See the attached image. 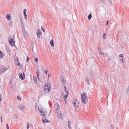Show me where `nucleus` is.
<instances>
[{"mask_svg":"<svg viewBox=\"0 0 129 129\" xmlns=\"http://www.w3.org/2000/svg\"><path fill=\"white\" fill-rule=\"evenodd\" d=\"M51 88V86L50 83H46L44 88V92L45 93H47L49 92Z\"/></svg>","mask_w":129,"mask_h":129,"instance_id":"nucleus-1","label":"nucleus"},{"mask_svg":"<svg viewBox=\"0 0 129 129\" xmlns=\"http://www.w3.org/2000/svg\"><path fill=\"white\" fill-rule=\"evenodd\" d=\"M9 67L6 65H3L0 67V75L3 73L8 69Z\"/></svg>","mask_w":129,"mask_h":129,"instance_id":"nucleus-2","label":"nucleus"},{"mask_svg":"<svg viewBox=\"0 0 129 129\" xmlns=\"http://www.w3.org/2000/svg\"><path fill=\"white\" fill-rule=\"evenodd\" d=\"M81 97L83 103L85 104H86L88 100L86 94L84 93H83L81 94Z\"/></svg>","mask_w":129,"mask_h":129,"instance_id":"nucleus-3","label":"nucleus"},{"mask_svg":"<svg viewBox=\"0 0 129 129\" xmlns=\"http://www.w3.org/2000/svg\"><path fill=\"white\" fill-rule=\"evenodd\" d=\"M78 101L77 100L76 98H74L73 99V101L72 102V104L74 107L77 109L78 108Z\"/></svg>","mask_w":129,"mask_h":129,"instance_id":"nucleus-4","label":"nucleus"},{"mask_svg":"<svg viewBox=\"0 0 129 129\" xmlns=\"http://www.w3.org/2000/svg\"><path fill=\"white\" fill-rule=\"evenodd\" d=\"M42 33L41 31L39 29H38L36 33L37 37L38 38H40V36L42 34Z\"/></svg>","mask_w":129,"mask_h":129,"instance_id":"nucleus-5","label":"nucleus"},{"mask_svg":"<svg viewBox=\"0 0 129 129\" xmlns=\"http://www.w3.org/2000/svg\"><path fill=\"white\" fill-rule=\"evenodd\" d=\"M9 38V42L10 44L12 46H13L14 45V43H13V40L12 38Z\"/></svg>","mask_w":129,"mask_h":129,"instance_id":"nucleus-6","label":"nucleus"},{"mask_svg":"<svg viewBox=\"0 0 129 129\" xmlns=\"http://www.w3.org/2000/svg\"><path fill=\"white\" fill-rule=\"evenodd\" d=\"M18 75L19 78L22 80L25 79V78L23 76L22 74L21 73H20Z\"/></svg>","mask_w":129,"mask_h":129,"instance_id":"nucleus-7","label":"nucleus"},{"mask_svg":"<svg viewBox=\"0 0 129 129\" xmlns=\"http://www.w3.org/2000/svg\"><path fill=\"white\" fill-rule=\"evenodd\" d=\"M58 117L61 118L62 114L60 111H58L57 112Z\"/></svg>","mask_w":129,"mask_h":129,"instance_id":"nucleus-8","label":"nucleus"},{"mask_svg":"<svg viewBox=\"0 0 129 129\" xmlns=\"http://www.w3.org/2000/svg\"><path fill=\"white\" fill-rule=\"evenodd\" d=\"M6 17L8 21H10L11 19V15L9 14L6 15Z\"/></svg>","mask_w":129,"mask_h":129,"instance_id":"nucleus-9","label":"nucleus"},{"mask_svg":"<svg viewBox=\"0 0 129 129\" xmlns=\"http://www.w3.org/2000/svg\"><path fill=\"white\" fill-rule=\"evenodd\" d=\"M60 80L61 82L63 83H66V81L64 77H63L61 78L60 79Z\"/></svg>","mask_w":129,"mask_h":129,"instance_id":"nucleus-10","label":"nucleus"},{"mask_svg":"<svg viewBox=\"0 0 129 129\" xmlns=\"http://www.w3.org/2000/svg\"><path fill=\"white\" fill-rule=\"evenodd\" d=\"M55 108L56 110H57L59 108L60 106L58 103H56V105L55 106Z\"/></svg>","mask_w":129,"mask_h":129,"instance_id":"nucleus-11","label":"nucleus"},{"mask_svg":"<svg viewBox=\"0 0 129 129\" xmlns=\"http://www.w3.org/2000/svg\"><path fill=\"white\" fill-rule=\"evenodd\" d=\"M24 107V106L22 105H20L18 106L19 108L21 111L23 110Z\"/></svg>","mask_w":129,"mask_h":129,"instance_id":"nucleus-12","label":"nucleus"},{"mask_svg":"<svg viewBox=\"0 0 129 129\" xmlns=\"http://www.w3.org/2000/svg\"><path fill=\"white\" fill-rule=\"evenodd\" d=\"M21 27L22 28V31L24 33H25V28L24 27V26H21Z\"/></svg>","mask_w":129,"mask_h":129,"instance_id":"nucleus-13","label":"nucleus"},{"mask_svg":"<svg viewBox=\"0 0 129 129\" xmlns=\"http://www.w3.org/2000/svg\"><path fill=\"white\" fill-rule=\"evenodd\" d=\"M50 43L51 46L52 47L54 46V43L53 40H52L50 41Z\"/></svg>","mask_w":129,"mask_h":129,"instance_id":"nucleus-14","label":"nucleus"},{"mask_svg":"<svg viewBox=\"0 0 129 129\" xmlns=\"http://www.w3.org/2000/svg\"><path fill=\"white\" fill-rule=\"evenodd\" d=\"M92 17V15L91 14V13L89 14L88 15V19L89 20H90L91 18Z\"/></svg>","mask_w":129,"mask_h":129,"instance_id":"nucleus-15","label":"nucleus"},{"mask_svg":"<svg viewBox=\"0 0 129 129\" xmlns=\"http://www.w3.org/2000/svg\"><path fill=\"white\" fill-rule=\"evenodd\" d=\"M89 75L91 77H94L93 73L92 71H91L89 73Z\"/></svg>","mask_w":129,"mask_h":129,"instance_id":"nucleus-16","label":"nucleus"},{"mask_svg":"<svg viewBox=\"0 0 129 129\" xmlns=\"http://www.w3.org/2000/svg\"><path fill=\"white\" fill-rule=\"evenodd\" d=\"M66 93H67V94L66 95H64V99H66L67 97L68 96V91H67V92H66Z\"/></svg>","mask_w":129,"mask_h":129,"instance_id":"nucleus-17","label":"nucleus"},{"mask_svg":"<svg viewBox=\"0 0 129 129\" xmlns=\"http://www.w3.org/2000/svg\"><path fill=\"white\" fill-rule=\"evenodd\" d=\"M15 64H17L18 65H19L20 64L19 62L18 59L15 61Z\"/></svg>","mask_w":129,"mask_h":129,"instance_id":"nucleus-18","label":"nucleus"},{"mask_svg":"<svg viewBox=\"0 0 129 129\" xmlns=\"http://www.w3.org/2000/svg\"><path fill=\"white\" fill-rule=\"evenodd\" d=\"M6 51H7V53L8 54H10V49H9L6 48Z\"/></svg>","mask_w":129,"mask_h":129,"instance_id":"nucleus-19","label":"nucleus"},{"mask_svg":"<svg viewBox=\"0 0 129 129\" xmlns=\"http://www.w3.org/2000/svg\"><path fill=\"white\" fill-rule=\"evenodd\" d=\"M42 120H43V122H45V123H47L49 121L46 118H45L44 120H43V119H42Z\"/></svg>","mask_w":129,"mask_h":129,"instance_id":"nucleus-20","label":"nucleus"},{"mask_svg":"<svg viewBox=\"0 0 129 129\" xmlns=\"http://www.w3.org/2000/svg\"><path fill=\"white\" fill-rule=\"evenodd\" d=\"M9 26H11V27H13V26H12V21H10L9 23Z\"/></svg>","mask_w":129,"mask_h":129,"instance_id":"nucleus-21","label":"nucleus"},{"mask_svg":"<svg viewBox=\"0 0 129 129\" xmlns=\"http://www.w3.org/2000/svg\"><path fill=\"white\" fill-rule=\"evenodd\" d=\"M24 18L26 20H27V16L26 15V13L24 14Z\"/></svg>","mask_w":129,"mask_h":129,"instance_id":"nucleus-22","label":"nucleus"},{"mask_svg":"<svg viewBox=\"0 0 129 129\" xmlns=\"http://www.w3.org/2000/svg\"><path fill=\"white\" fill-rule=\"evenodd\" d=\"M39 70H38L37 71L36 73L37 76V77H39Z\"/></svg>","mask_w":129,"mask_h":129,"instance_id":"nucleus-23","label":"nucleus"},{"mask_svg":"<svg viewBox=\"0 0 129 129\" xmlns=\"http://www.w3.org/2000/svg\"><path fill=\"white\" fill-rule=\"evenodd\" d=\"M34 81L36 83H37V78H33Z\"/></svg>","mask_w":129,"mask_h":129,"instance_id":"nucleus-24","label":"nucleus"},{"mask_svg":"<svg viewBox=\"0 0 129 129\" xmlns=\"http://www.w3.org/2000/svg\"><path fill=\"white\" fill-rule=\"evenodd\" d=\"M20 23L21 24V26H24V24L23 23V22L22 21H20Z\"/></svg>","mask_w":129,"mask_h":129,"instance_id":"nucleus-25","label":"nucleus"},{"mask_svg":"<svg viewBox=\"0 0 129 129\" xmlns=\"http://www.w3.org/2000/svg\"><path fill=\"white\" fill-rule=\"evenodd\" d=\"M70 123H71V122L69 121H68V126L70 129V128H71L70 126Z\"/></svg>","mask_w":129,"mask_h":129,"instance_id":"nucleus-26","label":"nucleus"},{"mask_svg":"<svg viewBox=\"0 0 129 129\" xmlns=\"http://www.w3.org/2000/svg\"><path fill=\"white\" fill-rule=\"evenodd\" d=\"M44 73L45 74H47L48 72V69H45L44 71Z\"/></svg>","mask_w":129,"mask_h":129,"instance_id":"nucleus-27","label":"nucleus"},{"mask_svg":"<svg viewBox=\"0 0 129 129\" xmlns=\"http://www.w3.org/2000/svg\"><path fill=\"white\" fill-rule=\"evenodd\" d=\"M106 35L105 33H104L103 35V37L104 39H105L106 38Z\"/></svg>","mask_w":129,"mask_h":129,"instance_id":"nucleus-28","label":"nucleus"},{"mask_svg":"<svg viewBox=\"0 0 129 129\" xmlns=\"http://www.w3.org/2000/svg\"><path fill=\"white\" fill-rule=\"evenodd\" d=\"M85 81H86V83L87 84H88L89 83V81H88V78H86L85 79Z\"/></svg>","mask_w":129,"mask_h":129,"instance_id":"nucleus-29","label":"nucleus"},{"mask_svg":"<svg viewBox=\"0 0 129 129\" xmlns=\"http://www.w3.org/2000/svg\"><path fill=\"white\" fill-rule=\"evenodd\" d=\"M109 2H108V3H109V4L110 5H113V4H112V1H110V0H109Z\"/></svg>","mask_w":129,"mask_h":129,"instance_id":"nucleus-30","label":"nucleus"},{"mask_svg":"<svg viewBox=\"0 0 129 129\" xmlns=\"http://www.w3.org/2000/svg\"><path fill=\"white\" fill-rule=\"evenodd\" d=\"M42 113V114H41L43 116H44V117H46V116L45 115V114L46 113L45 112H43Z\"/></svg>","mask_w":129,"mask_h":129,"instance_id":"nucleus-31","label":"nucleus"},{"mask_svg":"<svg viewBox=\"0 0 129 129\" xmlns=\"http://www.w3.org/2000/svg\"><path fill=\"white\" fill-rule=\"evenodd\" d=\"M31 45L30 46V49L33 50V45L31 44Z\"/></svg>","mask_w":129,"mask_h":129,"instance_id":"nucleus-32","label":"nucleus"},{"mask_svg":"<svg viewBox=\"0 0 129 129\" xmlns=\"http://www.w3.org/2000/svg\"><path fill=\"white\" fill-rule=\"evenodd\" d=\"M2 99V95H1L0 94V102H1Z\"/></svg>","mask_w":129,"mask_h":129,"instance_id":"nucleus-33","label":"nucleus"},{"mask_svg":"<svg viewBox=\"0 0 129 129\" xmlns=\"http://www.w3.org/2000/svg\"><path fill=\"white\" fill-rule=\"evenodd\" d=\"M38 109H39V111H40L41 114L43 112V111H42V110L41 109H40L39 108H38Z\"/></svg>","mask_w":129,"mask_h":129,"instance_id":"nucleus-34","label":"nucleus"},{"mask_svg":"<svg viewBox=\"0 0 129 129\" xmlns=\"http://www.w3.org/2000/svg\"><path fill=\"white\" fill-rule=\"evenodd\" d=\"M35 62H38V59L37 58H36L35 59Z\"/></svg>","mask_w":129,"mask_h":129,"instance_id":"nucleus-35","label":"nucleus"},{"mask_svg":"<svg viewBox=\"0 0 129 129\" xmlns=\"http://www.w3.org/2000/svg\"><path fill=\"white\" fill-rule=\"evenodd\" d=\"M17 98L18 100H21V98H20V97L19 95H18L17 96Z\"/></svg>","mask_w":129,"mask_h":129,"instance_id":"nucleus-36","label":"nucleus"},{"mask_svg":"<svg viewBox=\"0 0 129 129\" xmlns=\"http://www.w3.org/2000/svg\"><path fill=\"white\" fill-rule=\"evenodd\" d=\"M26 10L25 9H24L23 10V14H26Z\"/></svg>","mask_w":129,"mask_h":129,"instance_id":"nucleus-37","label":"nucleus"},{"mask_svg":"<svg viewBox=\"0 0 129 129\" xmlns=\"http://www.w3.org/2000/svg\"><path fill=\"white\" fill-rule=\"evenodd\" d=\"M4 56L2 54L0 55V58H2Z\"/></svg>","mask_w":129,"mask_h":129,"instance_id":"nucleus-38","label":"nucleus"},{"mask_svg":"<svg viewBox=\"0 0 129 129\" xmlns=\"http://www.w3.org/2000/svg\"><path fill=\"white\" fill-rule=\"evenodd\" d=\"M119 56L120 57H122V58H123V54H121L119 55Z\"/></svg>","mask_w":129,"mask_h":129,"instance_id":"nucleus-39","label":"nucleus"},{"mask_svg":"<svg viewBox=\"0 0 129 129\" xmlns=\"http://www.w3.org/2000/svg\"><path fill=\"white\" fill-rule=\"evenodd\" d=\"M26 58H27V59H26V61L27 62L29 61V58L27 56H26Z\"/></svg>","mask_w":129,"mask_h":129,"instance_id":"nucleus-40","label":"nucleus"},{"mask_svg":"<svg viewBox=\"0 0 129 129\" xmlns=\"http://www.w3.org/2000/svg\"><path fill=\"white\" fill-rule=\"evenodd\" d=\"M42 30L44 32V33L45 32V31L44 29V28H43L42 27H41Z\"/></svg>","mask_w":129,"mask_h":129,"instance_id":"nucleus-41","label":"nucleus"},{"mask_svg":"<svg viewBox=\"0 0 129 129\" xmlns=\"http://www.w3.org/2000/svg\"><path fill=\"white\" fill-rule=\"evenodd\" d=\"M109 129H113V126L112 125H111L110 126Z\"/></svg>","mask_w":129,"mask_h":129,"instance_id":"nucleus-42","label":"nucleus"},{"mask_svg":"<svg viewBox=\"0 0 129 129\" xmlns=\"http://www.w3.org/2000/svg\"><path fill=\"white\" fill-rule=\"evenodd\" d=\"M29 125H30L29 123H28V124H27V129H28L29 128Z\"/></svg>","mask_w":129,"mask_h":129,"instance_id":"nucleus-43","label":"nucleus"},{"mask_svg":"<svg viewBox=\"0 0 129 129\" xmlns=\"http://www.w3.org/2000/svg\"><path fill=\"white\" fill-rule=\"evenodd\" d=\"M63 88H64V90H66V86H65V85H64Z\"/></svg>","mask_w":129,"mask_h":129,"instance_id":"nucleus-44","label":"nucleus"},{"mask_svg":"<svg viewBox=\"0 0 129 129\" xmlns=\"http://www.w3.org/2000/svg\"><path fill=\"white\" fill-rule=\"evenodd\" d=\"M98 50L99 51H100L101 50V48H99V47L98 48Z\"/></svg>","mask_w":129,"mask_h":129,"instance_id":"nucleus-45","label":"nucleus"},{"mask_svg":"<svg viewBox=\"0 0 129 129\" xmlns=\"http://www.w3.org/2000/svg\"><path fill=\"white\" fill-rule=\"evenodd\" d=\"M20 21H22V17H21L20 18Z\"/></svg>","mask_w":129,"mask_h":129,"instance_id":"nucleus-46","label":"nucleus"},{"mask_svg":"<svg viewBox=\"0 0 129 129\" xmlns=\"http://www.w3.org/2000/svg\"><path fill=\"white\" fill-rule=\"evenodd\" d=\"M99 53L100 54H104V53L103 52H101V51H100V52H99Z\"/></svg>","mask_w":129,"mask_h":129,"instance_id":"nucleus-47","label":"nucleus"},{"mask_svg":"<svg viewBox=\"0 0 129 129\" xmlns=\"http://www.w3.org/2000/svg\"><path fill=\"white\" fill-rule=\"evenodd\" d=\"M37 78H38V81H39L40 82H41V80H40V78H39V77H37Z\"/></svg>","mask_w":129,"mask_h":129,"instance_id":"nucleus-48","label":"nucleus"},{"mask_svg":"<svg viewBox=\"0 0 129 129\" xmlns=\"http://www.w3.org/2000/svg\"><path fill=\"white\" fill-rule=\"evenodd\" d=\"M22 74H23V77H24L25 78V75L24 73L23 72Z\"/></svg>","mask_w":129,"mask_h":129,"instance_id":"nucleus-49","label":"nucleus"},{"mask_svg":"<svg viewBox=\"0 0 129 129\" xmlns=\"http://www.w3.org/2000/svg\"><path fill=\"white\" fill-rule=\"evenodd\" d=\"M127 91L128 92L129 91V85L128 86V88H127Z\"/></svg>","mask_w":129,"mask_h":129,"instance_id":"nucleus-50","label":"nucleus"},{"mask_svg":"<svg viewBox=\"0 0 129 129\" xmlns=\"http://www.w3.org/2000/svg\"><path fill=\"white\" fill-rule=\"evenodd\" d=\"M64 91H65V92L66 93V92H67V91H68V90L66 89V90H64Z\"/></svg>","mask_w":129,"mask_h":129,"instance_id":"nucleus-51","label":"nucleus"},{"mask_svg":"<svg viewBox=\"0 0 129 129\" xmlns=\"http://www.w3.org/2000/svg\"><path fill=\"white\" fill-rule=\"evenodd\" d=\"M108 22H109V21H107V22L106 23V25H108Z\"/></svg>","mask_w":129,"mask_h":129,"instance_id":"nucleus-52","label":"nucleus"},{"mask_svg":"<svg viewBox=\"0 0 129 129\" xmlns=\"http://www.w3.org/2000/svg\"><path fill=\"white\" fill-rule=\"evenodd\" d=\"M100 0V1L101 2H104V0Z\"/></svg>","mask_w":129,"mask_h":129,"instance_id":"nucleus-53","label":"nucleus"},{"mask_svg":"<svg viewBox=\"0 0 129 129\" xmlns=\"http://www.w3.org/2000/svg\"><path fill=\"white\" fill-rule=\"evenodd\" d=\"M1 121L2 122V117L1 116Z\"/></svg>","mask_w":129,"mask_h":129,"instance_id":"nucleus-54","label":"nucleus"},{"mask_svg":"<svg viewBox=\"0 0 129 129\" xmlns=\"http://www.w3.org/2000/svg\"><path fill=\"white\" fill-rule=\"evenodd\" d=\"M7 129H9V127L8 126H7Z\"/></svg>","mask_w":129,"mask_h":129,"instance_id":"nucleus-55","label":"nucleus"},{"mask_svg":"<svg viewBox=\"0 0 129 129\" xmlns=\"http://www.w3.org/2000/svg\"><path fill=\"white\" fill-rule=\"evenodd\" d=\"M51 76V75L49 74L48 75V77H50Z\"/></svg>","mask_w":129,"mask_h":129,"instance_id":"nucleus-56","label":"nucleus"},{"mask_svg":"<svg viewBox=\"0 0 129 129\" xmlns=\"http://www.w3.org/2000/svg\"><path fill=\"white\" fill-rule=\"evenodd\" d=\"M121 61H122V62L123 63V58H122V59H121Z\"/></svg>","mask_w":129,"mask_h":129,"instance_id":"nucleus-57","label":"nucleus"},{"mask_svg":"<svg viewBox=\"0 0 129 129\" xmlns=\"http://www.w3.org/2000/svg\"><path fill=\"white\" fill-rule=\"evenodd\" d=\"M66 99H64V101L65 103L66 104Z\"/></svg>","mask_w":129,"mask_h":129,"instance_id":"nucleus-58","label":"nucleus"},{"mask_svg":"<svg viewBox=\"0 0 129 129\" xmlns=\"http://www.w3.org/2000/svg\"><path fill=\"white\" fill-rule=\"evenodd\" d=\"M2 51H0V55L2 54Z\"/></svg>","mask_w":129,"mask_h":129,"instance_id":"nucleus-59","label":"nucleus"},{"mask_svg":"<svg viewBox=\"0 0 129 129\" xmlns=\"http://www.w3.org/2000/svg\"><path fill=\"white\" fill-rule=\"evenodd\" d=\"M49 105L50 106V104H49Z\"/></svg>","mask_w":129,"mask_h":129,"instance_id":"nucleus-60","label":"nucleus"},{"mask_svg":"<svg viewBox=\"0 0 129 129\" xmlns=\"http://www.w3.org/2000/svg\"><path fill=\"white\" fill-rule=\"evenodd\" d=\"M128 110L129 111V109Z\"/></svg>","mask_w":129,"mask_h":129,"instance_id":"nucleus-61","label":"nucleus"}]
</instances>
